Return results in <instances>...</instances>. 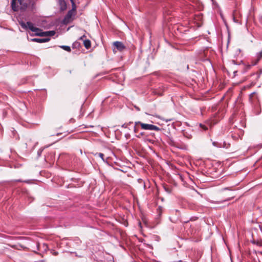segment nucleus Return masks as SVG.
Wrapping results in <instances>:
<instances>
[{
	"instance_id": "nucleus-1",
	"label": "nucleus",
	"mask_w": 262,
	"mask_h": 262,
	"mask_svg": "<svg viewBox=\"0 0 262 262\" xmlns=\"http://www.w3.org/2000/svg\"><path fill=\"white\" fill-rule=\"evenodd\" d=\"M35 2L34 0H12L11 6L12 9L15 11L19 10L24 11L30 7L33 10L35 8Z\"/></svg>"
},
{
	"instance_id": "nucleus-2",
	"label": "nucleus",
	"mask_w": 262,
	"mask_h": 262,
	"mask_svg": "<svg viewBox=\"0 0 262 262\" xmlns=\"http://www.w3.org/2000/svg\"><path fill=\"white\" fill-rule=\"evenodd\" d=\"M138 124L141 126L142 129L156 131H160L161 130V129L156 125L144 123L140 121L136 122V125Z\"/></svg>"
},
{
	"instance_id": "nucleus-3",
	"label": "nucleus",
	"mask_w": 262,
	"mask_h": 262,
	"mask_svg": "<svg viewBox=\"0 0 262 262\" xmlns=\"http://www.w3.org/2000/svg\"><path fill=\"white\" fill-rule=\"evenodd\" d=\"M76 9L74 8H72L71 10L68 12L63 19V23L64 24L67 25L73 20L72 17L75 15Z\"/></svg>"
},
{
	"instance_id": "nucleus-4",
	"label": "nucleus",
	"mask_w": 262,
	"mask_h": 262,
	"mask_svg": "<svg viewBox=\"0 0 262 262\" xmlns=\"http://www.w3.org/2000/svg\"><path fill=\"white\" fill-rule=\"evenodd\" d=\"M19 24L23 28L25 29H29L32 32L39 30V28L34 27L33 24L30 21H27L25 23L23 21H21L19 22Z\"/></svg>"
},
{
	"instance_id": "nucleus-5",
	"label": "nucleus",
	"mask_w": 262,
	"mask_h": 262,
	"mask_svg": "<svg viewBox=\"0 0 262 262\" xmlns=\"http://www.w3.org/2000/svg\"><path fill=\"white\" fill-rule=\"evenodd\" d=\"M114 46L115 47V48L113 49L114 52H116L115 49H116L117 51H122L125 49V46L124 44L121 41H115L113 43Z\"/></svg>"
},
{
	"instance_id": "nucleus-6",
	"label": "nucleus",
	"mask_w": 262,
	"mask_h": 262,
	"mask_svg": "<svg viewBox=\"0 0 262 262\" xmlns=\"http://www.w3.org/2000/svg\"><path fill=\"white\" fill-rule=\"evenodd\" d=\"M55 34V31H48L43 32V33H38L39 36H52Z\"/></svg>"
},
{
	"instance_id": "nucleus-7",
	"label": "nucleus",
	"mask_w": 262,
	"mask_h": 262,
	"mask_svg": "<svg viewBox=\"0 0 262 262\" xmlns=\"http://www.w3.org/2000/svg\"><path fill=\"white\" fill-rule=\"evenodd\" d=\"M261 58H262V51L256 54V59L253 60L252 61L251 64L252 66L256 65Z\"/></svg>"
},
{
	"instance_id": "nucleus-8",
	"label": "nucleus",
	"mask_w": 262,
	"mask_h": 262,
	"mask_svg": "<svg viewBox=\"0 0 262 262\" xmlns=\"http://www.w3.org/2000/svg\"><path fill=\"white\" fill-rule=\"evenodd\" d=\"M50 40V38H34L31 39L32 41L36 42L38 43L42 42H46L49 41Z\"/></svg>"
},
{
	"instance_id": "nucleus-9",
	"label": "nucleus",
	"mask_w": 262,
	"mask_h": 262,
	"mask_svg": "<svg viewBox=\"0 0 262 262\" xmlns=\"http://www.w3.org/2000/svg\"><path fill=\"white\" fill-rule=\"evenodd\" d=\"M59 5L60 11H63L66 10L67 3L64 0H59Z\"/></svg>"
},
{
	"instance_id": "nucleus-10",
	"label": "nucleus",
	"mask_w": 262,
	"mask_h": 262,
	"mask_svg": "<svg viewBox=\"0 0 262 262\" xmlns=\"http://www.w3.org/2000/svg\"><path fill=\"white\" fill-rule=\"evenodd\" d=\"M83 45L86 49H89L91 47V42L89 39H85L83 40Z\"/></svg>"
},
{
	"instance_id": "nucleus-11",
	"label": "nucleus",
	"mask_w": 262,
	"mask_h": 262,
	"mask_svg": "<svg viewBox=\"0 0 262 262\" xmlns=\"http://www.w3.org/2000/svg\"><path fill=\"white\" fill-rule=\"evenodd\" d=\"M249 99L252 103H253L255 99H257V97L256 96V94L255 93H252L250 95Z\"/></svg>"
},
{
	"instance_id": "nucleus-12",
	"label": "nucleus",
	"mask_w": 262,
	"mask_h": 262,
	"mask_svg": "<svg viewBox=\"0 0 262 262\" xmlns=\"http://www.w3.org/2000/svg\"><path fill=\"white\" fill-rule=\"evenodd\" d=\"M60 48L67 52H70L71 51L70 47L68 46H62Z\"/></svg>"
},
{
	"instance_id": "nucleus-13",
	"label": "nucleus",
	"mask_w": 262,
	"mask_h": 262,
	"mask_svg": "<svg viewBox=\"0 0 262 262\" xmlns=\"http://www.w3.org/2000/svg\"><path fill=\"white\" fill-rule=\"evenodd\" d=\"M80 46V44L78 41H75L73 43L72 47L73 48H79Z\"/></svg>"
},
{
	"instance_id": "nucleus-14",
	"label": "nucleus",
	"mask_w": 262,
	"mask_h": 262,
	"mask_svg": "<svg viewBox=\"0 0 262 262\" xmlns=\"http://www.w3.org/2000/svg\"><path fill=\"white\" fill-rule=\"evenodd\" d=\"M95 155L99 156L100 158H101L103 160V161H105L104 158H103V157H104V154H103L101 153V152H99V153H96L95 154Z\"/></svg>"
},
{
	"instance_id": "nucleus-15",
	"label": "nucleus",
	"mask_w": 262,
	"mask_h": 262,
	"mask_svg": "<svg viewBox=\"0 0 262 262\" xmlns=\"http://www.w3.org/2000/svg\"><path fill=\"white\" fill-rule=\"evenodd\" d=\"M33 32H35V35L36 36H38V35H37L38 33H43L42 30L40 29H39L38 31H33Z\"/></svg>"
},
{
	"instance_id": "nucleus-16",
	"label": "nucleus",
	"mask_w": 262,
	"mask_h": 262,
	"mask_svg": "<svg viewBox=\"0 0 262 262\" xmlns=\"http://www.w3.org/2000/svg\"><path fill=\"white\" fill-rule=\"evenodd\" d=\"M144 135V133L143 132H141V133H139L138 134L136 135V137L137 138H141L142 136H143V135Z\"/></svg>"
},
{
	"instance_id": "nucleus-17",
	"label": "nucleus",
	"mask_w": 262,
	"mask_h": 262,
	"mask_svg": "<svg viewBox=\"0 0 262 262\" xmlns=\"http://www.w3.org/2000/svg\"><path fill=\"white\" fill-rule=\"evenodd\" d=\"M71 3H72V8H74V9H76V5L74 3V0H70Z\"/></svg>"
},
{
	"instance_id": "nucleus-18",
	"label": "nucleus",
	"mask_w": 262,
	"mask_h": 262,
	"mask_svg": "<svg viewBox=\"0 0 262 262\" xmlns=\"http://www.w3.org/2000/svg\"><path fill=\"white\" fill-rule=\"evenodd\" d=\"M261 71L260 70L259 72H257L256 73V78L258 79L260 77V75L261 74Z\"/></svg>"
},
{
	"instance_id": "nucleus-19",
	"label": "nucleus",
	"mask_w": 262,
	"mask_h": 262,
	"mask_svg": "<svg viewBox=\"0 0 262 262\" xmlns=\"http://www.w3.org/2000/svg\"><path fill=\"white\" fill-rule=\"evenodd\" d=\"M200 126L201 127H202L205 130H207V128H208L205 125H203L202 124H200Z\"/></svg>"
},
{
	"instance_id": "nucleus-20",
	"label": "nucleus",
	"mask_w": 262,
	"mask_h": 262,
	"mask_svg": "<svg viewBox=\"0 0 262 262\" xmlns=\"http://www.w3.org/2000/svg\"><path fill=\"white\" fill-rule=\"evenodd\" d=\"M137 125H136L134 126V131L135 133H138V128L136 126Z\"/></svg>"
},
{
	"instance_id": "nucleus-21",
	"label": "nucleus",
	"mask_w": 262,
	"mask_h": 262,
	"mask_svg": "<svg viewBox=\"0 0 262 262\" xmlns=\"http://www.w3.org/2000/svg\"><path fill=\"white\" fill-rule=\"evenodd\" d=\"M52 254L54 255H57L58 254V252L57 251H54L52 253Z\"/></svg>"
},
{
	"instance_id": "nucleus-22",
	"label": "nucleus",
	"mask_w": 262,
	"mask_h": 262,
	"mask_svg": "<svg viewBox=\"0 0 262 262\" xmlns=\"http://www.w3.org/2000/svg\"><path fill=\"white\" fill-rule=\"evenodd\" d=\"M127 125H128V124H123L122 125V127H124V128H127Z\"/></svg>"
},
{
	"instance_id": "nucleus-23",
	"label": "nucleus",
	"mask_w": 262,
	"mask_h": 262,
	"mask_svg": "<svg viewBox=\"0 0 262 262\" xmlns=\"http://www.w3.org/2000/svg\"><path fill=\"white\" fill-rule=\"evenodd\" d=\"M84 37H85V36L83 35V36L79 37V40H83Z\"/></svg>"
},
{
	"instance_id": "nucleus-24",
	"label": "nucleus",
	"mask_w": 262,
	"mask_h": 262,
	"mask_svg": "<svg viewBox=\"0 0 262 262\" xmlns=\"http://www.w3.org/2000/svg\"><path fill=\"white\" fill-rule=\"evenodd\" d=\"M15 182H23L22 180H21L20 179H19V180H16L14 181Z\"/></svg>"
},
{
	"instance_id": "nucleus-25",
	"label": "nucleus",
	"mask_w": 262,
	"mask_h": 262,
	"mask_svg": "<svg viewBox=\"0 0 262 262\" xmlns=\"http://www.w3.org/2000/svg\"><path fill=\"white\" fill-rule=\"evenodd\" d=\"M43 246H44L46 248H47V247H48V246H47V245L46 244H43Z\"/></svg>"
},
{
	"instance_id": "nucleus-26",
	"label": "nucleus",
	"mask_w": 262,
	"mask_h": 262,
	"mask_svg": "<svg viewBox=\"0 0 262 262\" xmlns=\"http://www.w3.org/2000/svg\"><path fill=\"white\" fill-rule=\"evenodd\" d=\"M213 145L214 146H216V143H215V142H213Z\"/></svg>"
},
{
	"instance_id": "nucleus-27",
	"label": "nucleus",
	"mask_w": 262,
	"mask_h": 262,
	"mask_svg": "<svg viewBox=\"0 0 262 262\" xmlns=\"http://www.w3.org/2000/svg\"><path fill=\"white\" fill-rule=\"evenodd\" d=\"M232 62H233L234 64H235V60H232Z\"/></svg>"
},
{
	"instance_id": "nucleus-28",
	"label": "nucleus",
	"mask_w": 262,
	"mask_h": 262,
	"mask_svg": "<svg viewBox=\"0 0 262 262\" xmlns=\"http://www.w3.org/2000/svg\"><path fill=\"white\" fill-rule=\"evenodd\" d=\"M178 262H183V261H182V260H180L178 261Z\"/></svg>"
}]
</instances>
